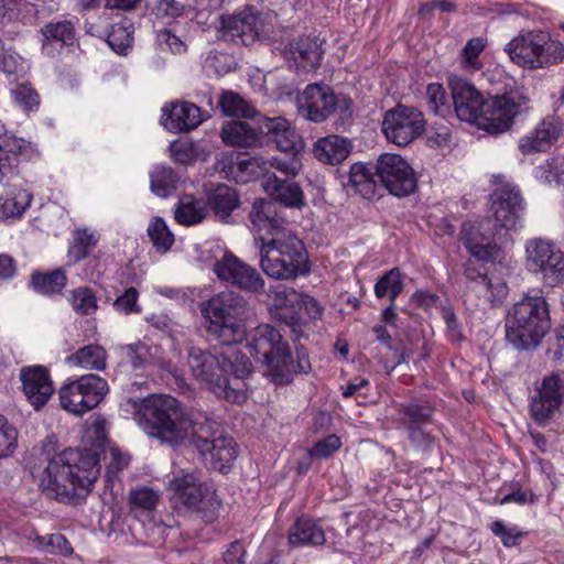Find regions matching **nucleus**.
I'll return each mask as SVG.
<instances>
[{
    "instance_id": "obj_64",
    "label": "nucleus",
    "mask_w": 564,
    "mask_h": 564,
    "mask_svg": "<svg viewBox=\"0 0 564 564\" xmlns=\"http://www.w3.org/2000/svg\"><path fill=\"white\" fill-rule=\"evenodd\" d=\"M491 531L495 535L500 536L502 544L507 547L517 545L518 539L521 536L516 528H507L500 520L491 524Z\"/></svg>"
},
{
    "instance_id": "obj_54",
    "label": "nucleus",
    "mask_w": 564,
    "mask_h": 564,
    "mask_svg": "<svg viewBox=\"0 0 564 564\" xmlns=\"http://www.w3.org/2000/svg\"><path fill=\"white\" fill-rule=\"evenodd\" d=\"M39 10L37 7L28 1H19L14 3V8L10 9L7 14L3 15V20L18 21L23 25H33L37 20Z\"/></svg>"
},
{
    "instance_id": "obj_33",
    "label": "nucleus",
    "mask_w": 564,
    "mask_h": 564,
    "mask_svg": "<svg viewBox=\"0 0 564 564\" xmlns=\"http://www.w3.org/2000/svg\"><path fill=\"white\" fill-rule=\"evenodd\" d=\"M350 147L348 139L339 135H328L319 139L314 144L313 153L319 162L335 165L348 158Z\"/></svg>"
},
{
    "instance_id": "obj_47",
    "label": "nucleus",
    "mask_w": 564,
    "mask_h": 564,
    "mask_svg": "<svg viewBox=\"0 0 564 564\" xmlns=\"http://www.w3.org/2000/svg\"><path fill=\"white\" fill-rule=\"evenodd\" d=\"M231 365L232 366L229 368V370L226 375V390H229V386H231V382L235 379H237L242 384V388H241L242 398L239 400H227V401L231 402V403L239 404V403L245 402L248 398V389H247L245 379L249 375H251L253 368H252V364H251L249 357L246 354L236 355L235 360L234 361L231 360Z\"/></svg>"
},
{
    "instance_id": "obj_53",
    "label": "nucleus",
    "mask_w": 564,
    "mask_h": 564,
    "mask_svg": "<svg viewBox=\"0 0 564 564\" xmlns=\"http://www.w3.org/2000/svg\"><path fill=\"white\" fill-rule=\"evenodd\" d=\"M188 9H194V3L181 0H155L152 7V11L158 18L172 19L183 17Z\"/></svg>"
},
{
    "instance_id": "obj_48",
    "label": "nucleus",
    "mask_w": 564,
    "mask_h": 564,
    "mask_svg": "<svg viewBox=\"0 0 564 564\" xmlns=\"http://www.w3.org/2000/svg\"><path fill=\"white\" fill-rule=\"evenodd\" d=\"M404 283L399 268H392L387 271L375 284V295L378 299L389 297L390 302H395L397 297L403 292Z\"/></svg>"
},
{
    "instance_id": "obj_36",
    "label": "nucleus",
    "mask_w": 564,
    "mask_h": 564,
    "mask_svg": "<svg viewBox=\"0 0 564 564\" xmlns=\"http://www.w3.org/2000/svg\"><path fill=\"white\" fill-rule=\"evenodd\" d=\"M206 204L216 217L226 220L238 208L239 197L234 188L225 184H218L208 193Z\"/></svg>"
},
{
    "instance_id": "obj_41",
    "label": "nucleus",
    "mask_w": 564,
    "mask_h": 564,
    "mask_svg": "<svg viewBox=\"0 0 564 564\" xmlns=\"http://www.w3.org/2000/svg\"><path fill=\"white\" fill-rule=\"evenodd\" d=\"M75 380L83 392V399L88 411L95 409L109 392L107 381L98 375H84Z\"/></svg>"
},
{
    "instance_id": "obj_26",
    "label": "nucleus",
    "mask_w": 564,
    "mask_h": 564,
    "mask_svg": "<svg viewBox=\"0 0 564 564\" xmlns=\"http://www.w3.org/2000/svg\"><path fill=\"white\" fill-rule=\"evenodd\" d=\"M323 50L317 37L301 36L286 43L282 54L286 59H292L296 67L315 68L319 65Z\"/></svg>"
},
{
    "instance_id": "obj_62",
    "label": "nucleus",
    "mask_w": 564,
    "mask_h": 564,
    "mask_svg": "<svg viewBox=\"0 0 564 564\" xmlns=\"http://www.w3.org/2000/svg\"><path fill=\"white\" fill-rule=\"evenodd\" d=\"M108 462L107 465V478L108 480L111 479L112 475H116L121 469H123L130 462V456L128 454L122 453L117 447H111L106 454L105 457Z\"/></svg>"
},
{
    "instance_id": "obj_27",
    "label": "nucleus",
    "mask_w": 564,
    "mask_h": 564,
    "mask_svg": "<svg viewBox=\"0 0 564 564\" xmlns=\"http://www.w3.org/2000/svg\"><path fill=\"white\" fill-rule=\"evenodd\" d=\"M259 135L267 138L276 148L284 152H293L296 149L299 135L291 128L290 122L282 117H263L258 126Z\"/></svg>"
},
{
    "instance_id": "obj_42",
    "label": "nucleus",
    "mask_w": 564,
    "mask_h": 564,
    "mask_svg": "<svg viewBox=\"0 0 564 564\" xmlns=\"http://www.w3.org/2000/svg\"><path fill=\"white\" fill-rule=\"evenodd\" d=\"M123 350L133 369H139L147 366H159L161 368H166L165 362L159 356L161 349L158 346H149L144 343H137L123 347Z\"/></svg>"
},
{
    "instance_id": "obj_8",
    "label": "nucleus",
    "mask_w": 564,
    "mask_h": 564,
    "mask_svg": "<svg viewBox=\"0 0 564 564\" xmlns=\"http://www.w3.org/2000/svg\"><path fill=\"white\" fill-rule=\"evenodd\" d=\"M505 52L525 69L546 68L564 59V44L539 30L521 32L505 46Z\"/></svg>"
},
{
    "instance_id": "obj_46",
    "label": "nucleus",
    "mask_w": 564,
    "mask_h": 564,
    "mask_svg": "<svg viewBox=\"0 0 564 564\" xmlns=\"http://www.w3.org/2000/svg\"><path fill=\"white\" fill-rule=\"evenodd\" d=\"M58 397L61 406L67 412L76 415L89 412L83 399V392L75 379L68 380L61 387Z\"/></svg>"
},
{
    "instance_id": "obj_11",
    "label": "nucleus",
    "mask_w": 564,
    "mask_h": 564,
    "mask_svg": "<svg viewBox=\"0 0 564 564\" xmlns=\"http://www.w3.org/2000/svg\"><path fill=\"white\" fill-rule=\"evenodd\" d=\"M191 444L198 451L214 470L226 473L238 456V447L232 437L221 435L219 424L206 416L193 426Z\"/></svg>"
},
{
    "instance_id": "obj_6",
    "label": "nucleus",
    "mask_w": 564,
    "mask_h": 564,
    "mask_svg": "<svg viewBox=\"0 0 564 564\" xmlns=\"http://www.w3.org/2000/svg\"><path fill=\"white\" fill-rule=\"evenodd\" d=\"M206 333L221 345L239 341L250 314L249 302L239 293L223 291L199 304Z\"/></svg>"
},
{
    "instance_id": "obj_56",
    "label": "nucleus",
    "mask_w": 564,
    "mask_h": 564,
    "mask_svg": "<svg viewBox=\"0 0 564 564\" xmlns=\"http://www.w3.org/2000/svg\"><path fill=\"white\" fill-rule=\"evenodd\" d=\"M426 98L431 111L436 116L445 117L449 112L446 101V91L443 85L432 83L426 88Z\"/></svg>"
},
{
    "instance_id": "obj_29",
    "label": "nucleus",
    "mask_w": 564,
    "mask_h": 564,
    "mask_svg": "<svg viewBox=\"0 0 564 564\" xmlns=\"http://www.w3.org/2000/svg\"><path fill=\"white\" fill-rule=\"evenodd\" d=\"M561 124L555 119L542 120L530 133L520 139L519 149L523 154L544 151L560 135Z\"/></svg>"
},
{
    "instance_id": "obj_57",
    "label": "nucleus",
    "mask_w": 564,
    "mask_h": 564,
    "mask_svg": "<svg viewBox=\"0 0 564 564\" xmlns=\"http://www.w3.org/2000/svg\"><path fill=\"white\" fill-rule=\"evenodd\" d=\"M486 44V39L481 36L473 37L466 43L462 51L463 63L466 68L479 69L481 67L478 56L485 50Z\"/></svg>"
},
{
    "instance_id": "obj_32",
    "label": "nucleus",
    "mask_w": 564,
    "mask_h": 564,
    "mask_svg": "<svg viewBox=\"0 0 564 564\" xmlns=\"http://www.w3.org/2000/svg\"><path fill=\"white\" fill-rule=\"evenodd\" d=\"M33 194L25 188L12 187L0 195V221L21 219L31 206Z\"/></svg>"
},
{
    "instance_id": "obj_52",
    "label": "nucleus",
    "mask_w": 564,
    "mask_h": 564,
    "mask_svg": "<svg viewBox=\"0 0 564 564\" xmlns=\"http://www.w3.org/2000/svg\"><path fill=\"white\" fill-rule=\"evenodd\" d=\"M69 302L73 310L80 315H90L98 308L97 297L88 286H79L69 292Z\"/></svg>"
},
{
    "instance_id": "obj_13",
    "label": "nucleus",
    "mask_w": 564,
    "mask_h": 564,
    "mask_svg": "<svg viewBox=\"0 0 564 564\" xmlns=\"http://www.w3.org/2000/svg\"><path fill=\"white\" fill-rule=\"evenodd\" d=\"M525 268L549 283L564 280V252L551 240L532 238L525 242Z\"/></svg>"
},
{
    "instance_id": "obj_59",
    "label": "nucleus",
    "mask_w": 564,
    "mask_h": 564,
    "mask_svg": "<svg viewBox=\"0 0 564 564\" xmlns=\"http://www.w3.org/2000/svg\"><path fill=\"white\" fill-rule=\"evenodd\" d=\"M18 445V431L0 414V458L10 456Z\"/></svg>"
},
{
    "instance_id": "obj_16",
    "label": "nucleus",
    "mask_w": 564,
    "mask_h": 564,
    "mask_svg": "<svg viewBox=\"0 0 564 564\" xmlns=\"http://www.w3.org/2000/svg\"><path fill=\"white\" fill-rule=\"evenodd\" d=\"M213 271L219 280L242 291L250 293L264 291L265 282L257 269L232 253H225L221 259L217 260Z\"/></svg>"
},
{
    "instance_id": "obj_5",
    "label": "nucleus",
    "mask_w": 564,
    "mask_h": 564,
    "mask_svg": "<svg viewBox=\"0 0 564 564\" xmlns=\"http://www.w3.org/2000/svg\"><path fill=\"white\" fill-rule=\"evenodd\" d=\"M490 210L495 220L491 230L479 228L471 224H464L459 234V240L469 253L480 261H489L497 253L498 248L492 243V237L500 235L502 230H516L521 227L524 210L520 191L511 184H503L496 188L491 195Z\"/></svg>"
},
{
    "instance_id": "obj_60",
    "label": "nucleus",
    "mask_w": 564,
    "mask_h": 564,
    "mask_svg": "<svg viewBox=\"0 0 564 564\" xmlns=\"http://www.w3.org/2000/svg\"><path fill=\"white\" fill-rule=\"evenodd\" d=\"M139 292L135 288H128L121 295H119L113 302V308L121 314H139L142 308L138 303Z\"/></svg>"
},
{
    "instance_id": "obj_20",
    "label": "nucleus",
    "mask_w": 564,
    "mask_h": 564,
    "mask_svg": "<svg viewBox=\"0 0 564 564\" xmlns=\"http://www.w3.org/2000/svg\"><path fill=\"white\" fill-rule=\"evenodd\" d=\"M397 411V421L408 430L411 443L426 449L433 443V437L424 431L432 415L431 409L415 403H402Z\"/></svg>"
},
{
    "instance_id": "obj_18",
    "label": "nucleus",
    "mask_w": 564,
    "mask_h": 564,
    "mask_svg": "<svg viewBox=\"0 0 564 564\" xmlns=\"http://www.w3.org/2000/svg\"><path fill=\"white\" fill-rule=\"evenodd\" d=\"M522 106L513 95H497L485 99L477 126L491 133L505 132L511 127L514 117L521 112Z\"/></svg>"
},
{
    "instance_id": "obj_24",
    "label": "nucleus",
    "mask_w": 564,
    "mask_h": 564,
    "mask_svg": "<svg viewBox=\"0 0 564 564\" xmlns=\"http://www.w3.org/2000/svg\"><path fill=\"white\" fill-rule=\"evenodd\" d=\"M224 36L235 43L250 45L262 32L260 18L252 12H240L223 19Z\"/></svg>"
},
{
    "instance_id": "obj_63",
    "label": "nucleus",
    "mask_w": 564,
    "mask_h": 564,
    "mask_svg": "<svg viewBox=\"0 0 564 564\" xmlns=\"http://www.w3.org/2000/svg\"><path fill=\"white\" fill-rule=\"evenodd\" d=\"M158 42L161 46L165 45L173 54H183L187 50L185 42L167 29L159 31Z\"/></svg>"
},
{
    "instance_id": "obj_10",
    "label": "nucleus",
    "mask_w": 564,
    "mask_h": 564,
    "mask_svg": "<svg viewBox=\"0 0 564 564\" xmlns=\"http://www.w3.org/2000/svg\"><path fill=\"white\" fill-rule=\"evenodd\" d=\"M169 488L175 508L200 513L206 521H212L220 507L214 486L203 481L197 471L181 470L171 479Z\"/></svg>"
},
{
    "instance_id": "obj_39",
    "label": "nucleus",
    "mask_w": 564,
    "mask_h": 564,
    "mask_svg": "<svg viewBox=\"0 0 564 564\" xmlns=\"http://www.w3.org/2000/svg\"><path fill=\"white\" fill-rule=\"evenodd\" d=\"M72 237L73 240L67 250L69 265L86 259L99 240L97 232L88 228H76L73 230Z\"/></svg>"
},
{
    "instance_id": "obj_12",
    "label": "nucleus",
    "mask_w": 564,
    "mask_h": 564,
    "mask_svg": "<svg viewBox=\"0 0 564 564\" xmlns=\"http://www.w3.org/2000/svg\"><path fill=\"white\" fill-rule=\"evenodd\" d=\"M297 113L307 121L321 123L329 117L351 115V100L324 83L308 84L296 97Z\"/></svg>"
},
{
    "instance_id": "obj_23",
    "label": "nucleus",
    "mask_w": 564,
    "mask_h": 564,
    "mask_svg": "<svg viewBox=\"0 0 564 564\" xmlns=\"http://www.w3.org/2000/svg\"><path fill=\"white\" fill-rule=\"evenodd\" d=\"M268 295L273 302V315L275 319L290 327L295 339L302 337V319L299 313L301 307L300 304H297L300 293L293 289L278 286L269 290Z\"/></svg>"
},
{
    "instance_id": "obj_30",
    "label": "nucleus",
    "mask_w": 564,
    "mask_h": 564,
    "mask_svg": "<svg viewBox=\"0 0 564 564\" xmlns=\"http://www.w3.org/2000/svg\"><path fill=\"white\" fill-rule=\"evenodd\" d=\"M377 163H355L350 166L347 174V181L344 186L361 195L366 199H371L377 193Z\"/></svg>"
},
{
    "instance_id": "obj_51",
    "label": "nucleus",
    "mask_w": 564,
    "mask_h": 564,
    "mask_svg": "<svg viewBox=\"0 0 564 564\" xmlns=\"http://www.w3.org/2000/svg\"><path fill=\"white\" fill-rule=\"evenodd\" d=\"M148 235L156 251L165 253L174 243V235L169 229L163 218L153 217L148 227Z\"/></svg>"
},
{
    "instance_id": "obj_35",
    "label": "nucleus",
    "mask_w": 564,
    "mask_h": 564,
    "mask_svg": "<svg viewBox=\"0 0 564 564\" xmlns=\"http://www.w3.org/2000/svg\"><path fill=\"white\" fill-rule=\"evenodd\" d=\"M221 140L226 145L249 148L260 144L259 130L243 121H231L221 129Z\"/></svg>"
},
{
    "instance_id": "obj_3",
    "label": "nucleus",
    "mask_w": 564,
    "mask_h": 564,
    "mask_svg": "<svg viewBox=\"0 0 564 564\" xmlns=\"http://www.w3.org/2000/svg\"><path fill=\"white\" fill-rule=\"evenodd\" d=\"M245 348L257 362L267 368L265 375L275 384H289L295 375L308 373L312 369L306 350L297 347L294 360L289 344L269 324L257 326L248 335Z\"/></svg>"
},
{
    "instance_id": "obj_2",
    "label": "nucleus",
    "mask_w": 564,
    "mask_h": 564,
    "mask_svg": "<svg viewBox=\"0 0 564 564\" xmlns=\"http://www.w3.org/2000/svg\"><path fill=\"white\" fill-rule=\"evenodd\" d=\"M99 473L95 453L68 448L48 459L39 486L47 498L70 503L80 491L89 490Z\"/></svg>"
},
{
    "instance_id": "obj_17",
    "label": "nucleus",
    "mask_w": 564,
    "mask_h": 564,
    "mask_svg": "<svg viewBox=\"0 0 564 564\" xmlns=\"http://www.w3.org/2000/svg\"><path fill=\"white\" fill-rule=\"evenodd\" d=\"M36 145L8 132L0 123V186H8L19 175V156L33 159Z\"/></svg>"
},
{
    "instance_id": "obj_31",
    "label": "nucleus",
    "mask_w": 564,
    "mask_h": 564,
    "mask_svg": "<svg viewBox=\"0 0 564 564\" xmlns=\"http://www.w3.org/2000/svg\"><path fill=\"white\" fill-rule=\"evenodd\" d=\"M466 278L470 281V289L479 296L484 297L492 306L502 304L508 294V286L500 280L494 281L486 274L477 273L468 267L465 271Z\"/></svg>"
},
{
    "instance_id": "obj_43",
    "label": "nucleus",
    "mask_w": 564,
    "mask_h": 564,
    "mask_svg": "<svg viewBox=\"0 0 564 564\" xmlns=\"http://www.w3.org/2000/svg\"><path fill=\"white\" fill-rule=\"evenodd\" d=\"M42 48L47 50L52 43L73 45L76 41V32L70 21L48 22L41 29Z\"/></svg>"
},
{
    "instance_id": "obj_1",
    "label": "nucleus",
    "mask_w": 564,
    "mask_h": 564,
    "mask_svg": "<svg viewBox=\"0 0 564 564\" xmlns=\"http://www.w3.org/2000/svg\"><path fill=\"white\" fill-rule=\"evenodd\" d=\"M249 219L260 241V267L269 278L294 280L310 271L304 243L278 217L274 204L254 200Z\"/></svg>"
},
{
    "instance_id": "obj_45",
    "label": "nucleus",
    "mask_w": 564,
    "mask_h": 564,
    "mask_svg": "<svg viewBox=\"0 0 564 564\" xmlns=\"http://www.w3.org/2000/svg\"><path fill=\"white\" fill-rule=\"evenodd\" d=\"M31 284L34 290L45 295L61 293L67 284L66 272L58 268L48 273H34Z\"/></svg>"
},
{
    "instance_id": "obj_50",
    "label": "nucleus",
    "mask_w": 564,
    "mask_h": 564,
    "mask_svg": "<svg viewBox=\"0 0 564 564\" xmlns=\"http://www.w3.org/2000/svg\"><path fill=\"white\" fill-rule=\"evenodd\" d=\"M218 104L226 116L251 118L256 113L254 108L234 91H225Z\"/></svg>"
},
{
    "instance_id": "obj_19",
    "label": "nucleus",
    "mask_w": 564,
    "mask_h": 564,
    "mask_svg": "<svg viewBox=\"0 0 564 564\" xmlns=\"http://www.w3.org/2000/svg\"><path fill=\"white\" fill-rule=\"evenodd\" d=\"M564 400V371L545 377L536 394L532 398L530 409L533 419L542 424L558 410Z\"/></svg>"
},
{
    "instance_id": "obj_55",
    "label": "nucleus",
    "mask_w": 564,
    "mask_h": 564,
    "mask_svg": "<svg viewBox=\"0 0 564 564\" xmlns=\"http://www.w3.org/2000/svg\"><path fill=\"white\" fill-rule=\"evenodd\" d=\"M132 41L133 37L130 26L121 23L112 25L107 37V43L118 54L126 53V51L131 46Z\"/></svg>"
},
{
    "instance_id": "obj_7",
    "label": "nucleus",
    "mask_w": 564,
    "mask_h": 564,
    "mask_svg": "<svg viewBox=\"0 0 564 564\" xmlns=\"http://www.w3.org/2000/svg\"><path fill=\"white\" fill-rule=\"evenodd\" d=\"M551 327L549 305L543 296H524L506 317V338L516 349L535 348Z\"/></svg>"
},
{
    "instance_id": "obj_25",
    "label": "nucleus",
    "mask_w": 564,
    "mask_h": 564,
    "mask_svg": "<svg viewBox=\"0 0 564 564\" xmlns=\"http://www.w3.org/2000/svg\"><path fill=\"white\" fill-rule=\"evenodd\" d=\"M263 191L270 196V203H280L288 208L301 209L305 205L302 187L292 181L282 180L275 174L267 175L261 182Z\"/></svg>"
},
{
    "instance_id": "obj_40",
    "label": "nucleus",
    "mask_w": 564,
    "mask_h": 564,
    "mask_svg": "<svg viewBox=\"0 0 564 564\" xmlns=\"http://www.w3.org/2000/svg\"><path fill=\"white\" fill-rule=\"evenodd\" d=\"M225 169L226 166L224 165L221 171L226 173V177L237 183H248L254 177L262 176L264 178L265 163L263 158L251 156L236 163H230L228 171Z\"/></svg>"
},
{
    "instance_id": "obj_38",
    "label": "nucleus",
    "mask_w": 564,
    "mask_h": 564,
    "mask_svg": "<svg viewBox=\"0 0 564 564\" xmlns=\"http://www.w3.org/2000/svg\"><path fill=\"white\" fill-rule=\"evenodd\" d=\"M107 351L102 346L90 344L68 356L66 364L87 370L102 371L107 367Z\"/></svg>"
},
{
    "instance_id": "obj_22",
    "label": "nucleus",
    "mask_w": 564,
    "mask_h": 564,
    "mask_svg": "<svg viewBox=\"0 0 564 564\" xmlns=\"http://www.w3.org/2000/svg\"><path fill=\"white\" fill-rule=\"evenodd\" d=\"M20 380L26 400L36 411L41 410L54 393L51 376L43 366L23 367Z\"/></svg>"
},
{
    "instance_id": "obj_28",
    "label": "nucleus",
    "mask_w": 564,
    "mask_h": 564,
    "mask_svg": "<svg viewBox=\"0 0 564 564\" xmlns=\"http://www.w3.org/2000/svg\"><path fill=\"white\" fill-rule=\"evenodd\" d=\"M162 122L172 132L188 131L202 122L200 109L187 101L175 102L162 109Z\"/></svg>"
},
{
    "instance_id": "obj_14",
    "label": "nucleus",
    "mask_w": 564,
    "mask_h": 564,
    "mask_svg": "<svg viewBox=\"0 0 564 564\" xmlns=\"http://www.w3.org/2000/svg\"><path fill=\"white\" fill-rule=\"evenodd\" d=\"M425 124L424 116L419 109L397 105L386 111L382 132L389 142L405 147L424 132Z\"/></svg>"
},
{
    "instance_id": "obj_4",
    "label": "nucleus",
    "mask_w": 564,
    "mask_h": 564,
    "mask_svg": "<svg viewBox=\"0 0 564 564\" xmlns=\"http://www.w3.org/2000/svg\"><path fill=\"white\" fill-rule=\"evenodd\" d=\"M129 403L139 427L150 437L173 447L191 438L194 424L203 419H189L181 402L171 395H152L143 400H130Z\"/></svg>"
},
{
    "instance_id": "obj_58",
    "label": "nucleus",
    "mask_w": 564,
    "mask_h": 564,
    "mask_svg": "<svg viewBox=\"0 0 564 564\" xmlns=\"http://www.w3.org/2000/svg\"><path fill=\"white\" fill-rule=\"evenodd\" d=\"M11 95L17 106L25 112L36 110L40 105L37 93L29 85H20L11 90Z\"/></svg>"
},
{
    "instance_id": "obj_37",
    "label": "nucleus",
    "mask_w": 564,
    "mask_h": 564,
    "mask_svg": "<svg viewBox=\"0 0 564 564\" xmlns=\"http://www.w3.org/2000/svg\"><path fill=\"white\" fill-rule=\"evenodd\" d=\"M208 215L207 204L204 199L192 195H184L175 206V220L183 226L200 224Z\"/></svg>"
},
{
    "instance_id": "obj_34",
    "label": "nucleus",
    "mask_w": 564,
    "mask_h": 564,
    "mask_svg": "<svg viewBox=\"0 0 564 564\" xmlns=\"http://www.w3.org/2000/svg\"><path fill=\"white\" fill-rule=\"evenodd\" d=\"M326 541L323 528L312 519L300 518L290 528L289 542L293 546L323 545Z\"/></svg>"
},
{
    "instance_id": "obj_49",
    "label": "nucleus",
    "mask_w": 564,
    "mask_h": 564,
    "mask_svg": "<svg viewBox=\"0 0 564 564\" xmlns=\"http://www.w3.org/2000/svg\"><path fill=\"white\" fill-rule=\"evenodd\" d=\"M265 170L264 177L267 175H272L270 169H274L281 174L285 176V180L294 178L297 176L302 169V162L300 158L293 152H288L284 155L271 156L270 159H264Z\"/></svg>"
},
{
    "instance_id": "obj_61",
    "label": "nucleus",
    "mask_w": 564,
    "mask_h": 564,
    "mask_svg": "<svg viewBox=\"0 0 564 564\" xmlns=\"http://www.w3.org/2000/svg\"><path fill=\"white\" fill-rule=\"evenodd\" d=\"M341 446L340 438L335 435H328L325 438L316 442L308 451L311 458L326 459L329 458Z\"/></svg>"
},
{
    "instance_id": "obj_44",
    "label": "nucleus",
    "mask_w": 564,
    "mask_h": 564,
    "mask_svg": "<svg viewBox=\"0 0 564 564\" xmlns=\"http://www.w3.org/2000/svg\"><path fill=\"white\" fill-rule=\"evenodd\" d=\"M177 182L178 176L170 166L156 165L150 172V189L158 197H169L176 189Z\"/></svg>"
},
{
    "instance_id": "obj_15",
    "label": "nucleus",
    "mask_w": 564,
    "mask_h": 564,
    "mask_svg": "<svg viewBox=\"0 0 564 564\" xmlns=\"http://www.w3.org/2000/svg\"><path fill=\"white\" fill-rule=\"evenodd\" d=\"M377 176L389 193L398 197L409 196L417 186L414 170L401 155L393 153L378 158Z\"/></svg>"
},
{
    "instance_id": "obj_21",
    "label": "nucleus",
    "mask_w": 564,
    "mask_h": 564,
    "mask_svg": "<svg viewBox=\"0 0 564 564\" xmlns=\"http://www.w3.org/2000/svg\"><path fill=\"white\" fill-rule=\"evenodd\" d=\"M454 111L462 121L477 124L481 117L484 96L476 87L464 79L451 82Z\"/></svg>"
},
{
    "instance_id": "obj_9",
    "label": "nucleus",
    "mask_w": 564,
    "mask_h": 564,
    "mask_svg": "<svg viewBox=\"0 0 564 564\" xmlns=\"http://www.w3.org/2000/svg\"><path fill=\"white\" fill-rule=\"evenodd\" d=\"M187 365L193 377L204 383L216 397L225 400H239L242 398V384L235 379L226 390V375L231 359L224 354H216L200 348L192 347L188 351Z\"/></svg>"
}]
</instances>
